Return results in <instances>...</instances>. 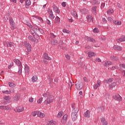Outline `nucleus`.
<instances>
[{"instance_id": "7ed1b4c3", "label": "nucleus", "mask_w": 125, "mask_h": 125, "mask_svg": "<svg viewBox=\"0 0 125 125\" xmlns=\"http://www.w3.org/2000/svg\"><path fill=\"white\" fill-rule=\"evenodd\" d=\"M79 112V108H75L72 110L71 114V118L73 121H76L78 117V112Z\"/></svg>"}, {"instance_id": "58836bf2", "label": "nucleus", "mask_w": 125, "mask_h": 125, "mask_svg": "<svg viewBox=\"0 0 125 125\" xmlns=\"http://www.w3.org/2000/svg\"><path fill=\"white\" fill-rule=\"evenodd\" d=\"M18 100H19V97H18V96H16L15 97H14L13 98L14 102H17Z\"/></svg>"}, {"instance_id": "0eeeda50", "label": "nucleus", "mask_w": 125, "mask_h": 125, "mask_svg": "<svg viewBox=\"0 0 125 125\" xmlns=\"http://www.w3.org/2000/svg\"><path fill=\"white\" fill-rule=\"evenodd\" d=\"M3 44L4 45V46H7V47H11V46H14V43L9 42L8 41L3 42Z\"/></svg>"}, {"instance_id": "e433bc0d", "label": "nucleus", "mask_w": 125, "mask_h": 125, "mask_svg": "<svg viewBox=\"0 0 125 125\" xmlns=\"http://www.w3.org/2000/svg\"><path fill=\"white\" fill-rule=\"evenodd\" d=\"M47 125H55V121L51 120L48 122Z\"/></svg>"}, {"instance_id": "5fc2aeb1", "label": "nucleus", "mask_w": 125, "mask_h": 125, "mask_svg": "<svg viewBox=\"0 0 125 125\" xmlns=\"http://www.w3.org/2000/svg\"><path fill=\"white\" fill-rule=\"evenodd\" d=\"M14 65V63H13V62H11L10 63V64L8 66V69H10V68H11V67H13V66Z\"/></svg>"}, {"instance_id": "393cba45", "label": "nucleus", "mask_w": 125, "mask_h": 125, "mask_svg": "<svg viewBox=\"0 0 125 125\" xmlns=\"http://www.w3.org/2000/svg\"><path fill=\"white\" fill-rule=\"evenodd\" d=\"M88 57H89L90 58H91V57H93V56H95V55H96L95 53L93 52H89L88 53Z\"/></svg>"}, {"instance_id": "f8f14e48", "label": "nucleus", "mask_w": 125, "mask_h": 125, "mask_svg": "<svg viewBox=\"0 0 125 125\" xmlns=\"http://www.w3.org/2000/svg\"><path fill=\"white\" fill-rule=\"evenodd\" d=\"M101 85V81L100 80H98L97 81V83L93 85V88L94 89H97L98 87H99Z\"/></svg>"}, {"instance_id": "20e7f679", "label": "nucleus", "mask_w": 125, "mask_h": 125, "mask_svg": "<svg viewBox=\"0 0 125 125\" xmlns=\"http://www.w3.org/2000/svg\"><path fill=\"white\" fill-rule=\"evenodd\" d=\"M47 12L49 14L48 17L51 19V20H53L55 17H54V15H53V12H52V10L50 9V8H48Z\"/></svg>"}, {"instance_id": "a878e982", "label": "nucleus", "mask_w": 125, "mask_h": 125, "mask_svg": "<svg viewBox=\"0 0 125 125\" xmlns=\"http://www.w3.org/2000/svg\"><path fill=\"white\" fill-rule=\"evenodd\" d=\"M112 64H113V62L110 61H108L104 62V65L105 66V67H107V66H110V65H112Z\"/></svg>"}, {"instance_id": "69168bd1", "label": "nucleus", "mask_w": 125, "mask_h": 125, "mask_svg": "<svg viewBox=\"0 0 125 125\" xmlns=\"http://www.w3.org/2000/svg\"><path fill=\"white\" fill-rule=\"evenodd\" d=\"M96 62H101V60L99 58H97L95 60Z\"/></svg>"}, {"instance_id": "9d476101", "label": "nucleus", "mask_w": 125, "mask_h": 125, "mask_svg": "<svg viewBox=\"0 0 125 125\" xmlns=\"http://www.w3.org/2000/svg\"><path fill=\"white\" fill-rule=\"evenodd\" d=\"M24 44L25 47H26L28 51H31L32 50V47L29 43L27 42H24Z\"/></svg>"}, {"instance_id": "6ab92c4d", "label": "nucleus", "mask_w": 125, "mask_h": 125, "mask_svg": "<svg viewBox=\"0 0 125 125\" xmlns=\"http://www.w3.org/2000/svg\"><path fill=\"white\" fill-rule=\"evenodd\" d=\"M9 21L10 24L11 25V26L13 27L12 29H14V26H15V23L14 22V21H13V19L12 18H9Z\"/></svg>"}, {"instance_id": "f257e3e1", "label": "nucleus", "mask_w": 125, "mask_h": 125, "mask_svg": "<svg viewBox=\"0 0 125 125\" xmlns=\"http://www.w3.org/2000/svg\"><path fill=\"white\" fill-rule=\"evenodd\" d=\"M30 32L34 37L33 38L32 36L29 35L28 36L29 41L33 43H38V42H39V40L41 39L39 34H43V31L42 29L34 28L31 29Z\"/></svg>"}, {"instance_id": "49530a36", "label": "nucleus", "mask_w": 125, "mask_h": 125, "mask_svg": "<svg viewBox=\"0 0 125 125\" xmlns=\"http://www.w3.org/2000/svg\"><path fill=\"white\" fill-rule=\"evenodd\" d=\"M63 33H66V34H70V31L67 30L66 29H63L62 30Z\"/></svg>"}, {"instance_id": "603ef678", "label": "nucleus", "mask_w": 125, "mask_h": 125, "mask_svg": "<svg viewBox=\"0 0 125 125\" xmlns=\"http://www.w3.org/2000/svg\"><path fill=\"white\" fill-rule=\"evenodd\" d=\"M107 20L109 21V22H112L113 20L111 17H108L107 18Z\"/></svg>"}, {"instance_id": "ea45409f", "label": "nucleus", "mask_w": 125, "mask_h": 125, "mask_svg": "<svg viewBox=\"0 0 125 125\" xmlns=\"http://www.w3.org/2000/svg\"><path fill=\"white\" fill-rule=\"evenodd\" d=\"M93 2L94 4H96V5H98V4L100 3L99 0H93Z\"/></svg>"}, {"instance_id": "ddd939ff", "label": "nucleus", "mask_w": 125, "mask_h": 125, "mask_svg": "<svg viewBox=\"0 0 125 125\" xmlns=\"http://www.w3.org/2000/svg\"><path fill=\"white\" fill-rule=\"evenodd\" d=\"M53 10L54 12H55V13H57L58 14H59V13H60V10H59L58 7L54 5H53Z\"/></svg>"}, {"instance_id": "4c0bfd02", "label": "nucleus", "mask_w": 125, "mask_h": 125, "mask_svg": "<svg viewBox=\"0 0 125 125\" xmlns=\"http://www.w3.org/2000/svg\"><path fill=\"white\" fill-rule=\"evenodd\" d=\"M107 14L111 15V14H112V13H114V10H113V9H109V10L107 11Z\"/></svg>"}, {"instance_id": "72a5a7b5", "label": "nucleus", "mask_w": 125, "mask_h": 125, "mask_svg": "<svg viewBox=\"0 0 125 125\" xmlns=\"http://www.w3.org/2000/svg\"><path fill=\"white\" fill-rule=\"evenodd\" d=\"M10 87H15L16 84L12 82H9L8 83Z\"/></svg>"}, {"instance_id": "423d86ee", "label": "nucleus", "mask_w": 125, "mask_h": 125, "mask_svg": "<svg viewBox=\"0 0 125 125\" xmlns=\"http://www.w3.org/2000/svg\"><path fill=\"white\" fill-rule=\"evenodd\" d=\"M75 86L76 89L78 90H81L83 86V82H78L76 83Z\"/></svg>"}, {"instance_id": "37998d69", "label": "nucleus", "mask_w": 125, "mask_h": 125, "mask_svg": "<svg viewBox=\"0 0 125 125\" xmlns=\"http://www.w3.org/2000/svg\"><path fill=\"white\" fill-rule=\"evenodd\" d=\"M2 92L3 93H5V94H10V93H11V92L8 90H4L2 91Z\"/></svg>"}, {"instance_id": "09e8293b", "label": "nucleus", "mask_w": 125, "mask_h": 125, "mask_svg": "<svg viewBox=\"0 0 125 125\" xmlns=\"http://www.w3.org/2000/svg\"><path fill=\"white\" fill-rule=\"evenodd\" d=\"M47 79L48 80L49 83H51V82H52V77L50 76H48Z\"/></svg>"}, {"instance_id": "774afa93", "label": "nucleus", "mask_w": 125, "mask_h": 125, "mask_svg": "<svg viewBox=\"0 0 125 125\" xmlns=\"http://www.w3.org/2000/svg\"><path fill=\"white\" fill-rule=\"evenodd\" d=\"M121 39H122V42H125V36H122Z\"/></svg>"}, {"instance_id": "338daca9", "label": "nucleus", "mask_w": 125, "mask_h": 125, "mask_svg": "<svg viewBox=\"0 0 125 125\" xmlns=\"http://www.w3.org/2000/svg\"><path fill=\"white\" fill-rule=\"evenodd\" d=\"M103 21L104 22V23H107V21L106 20V19H105V18H103Z\"/></svg>"}, {"instance_id": "de8ad7c7", "label": "nucleus", "mask_w": 125, "mask_h": 125, "mask_svg": "<svg viewBox=\"0 0 125 125\" xmlns=\"http://www.w3.org/2000/svg\"><path fill=\"white\" fill-rule=\"evenodd\" d=\"M116 42H123V39H122V37H120L119 38H118L116 40Z\"/></svg>"}, {"instance_id": "3c124183", "label": "nucleus", "mask_w": 125, "mask_h": 125, "mask_svg": "<svg viewBox=\"0 0 125 125\" xmlns=\"http://www.w3.org/2000/svg\"><path fill=\"white\" fill-rule=\"evenodd\" d=\"M29 102L30 103H33L34 102V99L32 97L30 98L28 100Z\"/></svg>"}, {"instance_id": "6e6d98bb", "label": "nucleus", "mask_w": 125, "mask_h": 125, "mask_svg": "<svg viewBox=\"0 0 125 125\" xmlns=\"http://www.w3.org/2000/svg\"><path fill=\"white\" fill-rule=\"evenodd\" d=\"M26 25L29 27V28H33V25L31 24V23H29V22H27L26 23Z\"/></svg>"}, {"instance_id": "2eb2a0df", "label": "nucleus", "mask_w": 125, "mask_h": 125, "mask_svg": "<svg viewBox=\"0 0 125 125\" xmlns=\"http://www.w3.org/2000/svg\"><path fill=\"white\" fill-rule=\"evenodd\" d=\"M86 19L87 20V22H93V18L92 17V15H88L86 17Z\"/></svg>"}, {"instance_id": "c85d7f7f", "label": "nucleus", "mask_w": 125, "mask_h": 125, "mask_svg": "<svg viewBox=\"0 0 125 125\" xmlns=\"http://www.w3.org/2000/svg\"><path fill=\"white\" fill-rule=\"evenodd\" d=\"M97 9V6H94L92 8V12L93 13V14H96L97 13V12L96 11V9Z\"/></svg>"}, {"instance_id": "8fccbe9b", "label": "nucleus", "mask_w": 125, "mask_h": 125, "mask_svg": "<svg viewBox=\"0 0 125 125\" xmlns=\"http://www.w3.org/2000/svg\"><path fill=\"white\" fill-rule=\"evenodd\" d=\"M50 37L52 39H55V38H56V36H55L53 33H51Z\"/></svg>"}, {"instance_id": "1a4fd4ad", "label": "nucleus", "mask_w": 125, "mask_h": 125, "mask_svg": "<svg viewBox=\"0 0 125 125\" xmlns=\"http://www.w3.org/2000/svg\"><path fill=\"white\" fill-rule=\"evenodd\" d=\"M24 110H25V108L23 107V106H19L14 109L15 112H17L18 113L23 112L24 111Z\"/></svg>"}, {"instance_id": "a18cd8bd", "label": "nucleus", "mask_w": 125, "mask_h": 125, "mask_svg": "<svg viewBox=\"0 0 125 125\" xmlns=\"http://www.w3.org/2000/svg\"><path fill=\"white\" fill-rule=\"evenodd\" d=\"M93 33H99V29L96 27L93 30Z\"/></svg>"}, {"instance_id": "4d7b16f0", "label": "nucleus", "mask_w": 125, "mask_h": 125, "mask_svg": "<svg viewBox=\"0 0 125 125\" xmlns=\"http://www.w3.org/2000/svg\"><path fill=\"white\" fill-rule=\"evenodd\" d=\"M65 57L66 59H68V60H70V59H71V56H70L69 55H66Z\"/></svg>"}, {"instance_id": "cd10ccee", "label": "nucleus", "mask_w": 125, "mask_h": 125, "mask_svg": "<svg viewBox=\"0 0 125 125\" xmlns=\"http://www.w3.org/2000/svg\"><path fill=\"white\" fill-rule=\"evenodd\" d=\"M32 80V83H36V82H37V81H38V76H34L32 77V78H31Z\"/></svg>"}, {"instance_id": "aec40b11", "label": "nucleus", "mask_w": 125, "mask_h": 125, "mask_svg": "<svg viewBox=\"0 0 125 125\" xmlns=\"http://www.w3.org/2000/svg\"><path fill=\"white\" fill-rule=\"evenodd\" d=\"M113 48L115 50H118L119 51H122V49H123L122 47H121V46H119V45H115V46H114Z\"/></svg>"}, {"instance_id": "e2e57ef3", "label": "nucleus", "mask_w": 125, "mask_h": 125, "mask_svg": "<svg viewBox=\"0 0 125 125\" xmlns=\"http://www.w3.org/2000/svg\"><path fill=\"white\" fill-rule=\"evenodd\" d=\"M62 6H63V7H66V2H63L62 3Z\"/></svg>"}, {"instance_id": "a19ab883", "label": "nucleus", "mask_w": 125, "mask_h": 125, "mask_svg": "<svg viewBox=\"0 0 125 125\" xmlns=\"http://www.w3.org/2000/svg\"><path fill=\"white\" fill-rule=\"evenodd\" d=\"M81 11L84 14H87V13H88V10L86 9H83Z\"/></svg>"}, {"instance_id": "f03ea898", "label": "nucleus", "mask_w": 125, "mask_h": 125, "mask_svg": "<svg viewBox=\"0 0 125 125\" xmlns=\"http://www.w3.org/2000/svg\"><path fill=\"white\" fill-rule=\"evenodd\" d=\"M43 96L45 97L46 100L45 101L44 103L46 104H50L53 101V96L51 93H46L43 94Z\"/></svg>"}, {"instance_id": "4be33fe9", "label": "nucleus", "mask_w": 125, "mask_h": 125, "mask_svg": "<svg viewBox=\"0 0 125 125\" xmlns=\"http://www.w3.org/2000/svg\"><path fill=\"white\" fill-rule=\"evenodd\" d=\"M14 62H15V63H16V64H17V65H18V66H20V65H22L21 64V62L17 59H14Z\"/></svg>"}, {"instance_id": "412c9836", "label": "nucleus", "mask_w": 125, "mask_h": 125, "mask_svg": "<svg viewBox=\"0 0 125 125\" xmlns=\"http://www.w3.org/2000/svg\"><path fill=\"white\" fill-rule=\"evenodd\" d=\"M101 123L103 125H108V122L105 120V118L102 117L101 119Z\"/></svg>"}, {"instance_id": "f704fd0d", "label": "nucleus", "mask_w": 125, "mask_h": 125, "mask_svg": "<svg viewBox=\"0 0 125 125\" xmlns=\"http://www.w3.org/2000/svg\"><path fill=\"white\" fill-rule=\"evenodd\" d=\"M117 85V83H116L113 82L110 85H109V88H113V87H115Z\"/></svg>"}, {"instance_id": "4468645a", "label": "nucleus", "mask_w": 125, "mask_h": 125, "mask_svg": "<svg viewBox=\"0 0 125 125\" xmlns=\"http://www.w3.org/2000/svg\"><path fill=\"white\" fill-rule=\"evenodd\" d=\"M24 71L26 75H29V72H30V67L27 64L24 65Z\"/></svg>"}, {"instance_id": "680f3d73", "label": "nucleus", "mask_w": 125, "mask_h": 125, "mask_svg": "<svg viewBox=\"0 0 125 125\" xmlns=\"http://www.w3.org/2000/svg\"><path fill=\"white\" fill-rule=\"evenodd\" d=\"M83 80L84 82H85V83H87L88 82V80H87V78H86V77H83Z\"/></svg>"}, {"instance_id": "13d9d810", "label": "nucleus", "mask_w": 125, "mask_h": 125, "mask_svg": "<svg viewBox=\"0 0 125 125\" xmlns=\"http://www.w3.org/2000/svg\"><path fill=\"white\" fill-rule=\"evenodd\" d=\"M105 6V3H103L101 4V9H103V8H104V7Z\"/></svg>"}, {"instance_id": "79ce46f5", "label": "nucleus", "mask_w": 125, "mask_h": 125, "mask_svg": "<svg viewBox=\"0 0 125 125\" xmlns=\"http://www.w3.org/2000/svg\"><path fill=\"white\" fill-rule=\"evenodd\" d=\"M63 115H64V113L62 112H60L58 114L57 118H61Z\"/></svg>"}, {"instance_id": "9b49d317", "label": "nucleus", "mask_w": 125, "mask_h": 125, "mask_svg": "<svg viewBox=\"0 0 125 125\" xmlns=\"http://www.w3.org/2000/svg\"><path fill=\"white\" fill-rule=\"evenodd\" d=\"M113 99L115 100H117V101H122L123 99H122V97L119 94H115L113 96Z\"/></svg>"}, {"instance_id": "c9c22d12", "label": "nucleus", "mask_w": 125, "mask_h": 125, "mask_svg": "<svg viewBox=\"0 0 125 125\" xmlns=\"http://www.w3.org/2000/svg\"><path fill=\"white\" fill-rule=\"evenodd\" d=\"M39 111H35L32 112L31 115L32 117H36V116H38Z\"/></svg>"}, {"instance_id": "bf43d9fd", "label": "nucleus", "mask_w": 125, "mask_h": 125, "mask_svg": "<svg viewBox=\"0 0 125 125\" xmlns=\"http://www.w3.org/2000/svg\"><path fill=\"white\" fill-rule=\"evenodd\" d=\"M67 118H68V115L65 114L63 117V120H64V121H66V120H67Z\"/></svg>"}, {"instance_id": "b1692460", "label": "nucleus", "mask_w": 125, "mask_h": 125, "mask_svg": "<svg viewBox=\"0 0 125 125\" xmlns=\"http://www.w3.org/2000/svg\"><path fill=\"white\" fill-rule=\"evenodd\" d=\"M85 40H87V41H88V42H95V40H94L92 38H89V37H86Z\"/></svg>"}, {"instance_id": "864d4df0", "label": "nucleus", "mask_w": 125, "mask_h": 125, "mask_svg": "<svg viewBox=\"0 0 125 125\" xmlns=\"http://www.w3.org/2000/svg\"><path fill=\"white\" fill-rule=\"evenodd\" d=\"M42 98H41L40 99H39V100L37 101V103H42Z\"/></svg>"}, {"instance_id": "7c9ffc66", "label": "nucleus", "mask_w": 125, "mask_h": 125, "mask_svg": "<svg viewBox=\"0 0 125 125\" xmlns=\"http://www.w3.org/2000/svg\"><path fill=\"white\" fill-rule=\"evenodd\" d=\"M22 68H23L22 65H19V71L18 73L19 75H21V74H22Z\"/></svg>"}, {"instance_id": "0e129e2a", "label": "nucleus", "mask_w": 125, "mask_h": 125, "mask_svg": "<svg viewBox=\"0 0 125 125\" xmlns=\"http://www.w3.org/2000/svg\"><path fill=\"white\" fill-rule=\"evenodd\" d=\"M109 94L107 93H105V94H104V97H105V98H109Z\"/></svg>"}, {"instance_id": "c03bdc74", "label": "nucleus", "mask_w": 125, "mask_h": 125, "mask_svg": "<svg viewBox=\"0 0 125 125\" xmlns=\"http://www.w3.org/2000/svg\"><path fill=\"white\" fill-rule=\"evenodd\" d=\"M3 99L4 100H6V101H9V100H10V96H4L3 97Z\"/></svg>"}, {"instance_id": "dca6fc26", "label": "nucleus", "mask_w": 125, "mask_h": 125, "mask_svg": "<svg viewBox=\"0 0 125 125\" xmlns=\"http://www.w3.org/2000/svg\"><path fill=\"white\" fill-rule=\"evenodd\" d=\"M37 117H39V118H41L42 119V118H44V117H45V114H44V113L40 111H38Z\"/></svg>"}, {"instance_id": "c756f323", "label": "nucleus", "mask_w": 125, "mask_h": 125, "mask_svg": "<svg viewBox=\"0 0 125 125\" xmlns=\"http://www.w3.org/2000/svg\"><path fill=\"white\" fill-rule=\"evenodd\" d=\"M29 5H31V1L30 0H27L25 1V7L26 8H28Z\"/></svg>"}, {"instance_id": "f3484780", "label": "nucleus", "mask_w": 125, "mask_h": 125, "mask_svg": "<svg viewBox=\"0 0 125 125\" xmlns=\"http://www.w3.org/2000/svg\"><path fill=\"white\" fill-rule=\"evenodd\" d=\"M71 15L75 19H78V14L76 11L73 10L71 12Z\"/></svg>"}, {"instance_id": "473e14b6", "label": "nucleus", "mask_w": 125, "mask_h": 125, "mask_svg": "<svg viewBox=\"0 0 125 125\" xmlns=\"http://www.w3.org/2000/svg\"><path fill=\"white\" fill-rule=\"evenodd\" d=\"M51 43L52 45H56V44L58 43V42H57V40H53L51 41Z\"/></svg>"}, {"instance_id": "2f4dec72", "label": "nucleus", "mask_w": 125, "mask_h": 125, "mask_svg": "<svg viewBox=\"0 0 125 125\" xmlns=\"http://www.w3.org/2000/svg\"><path fill=\"white\" fill-rule=\"evenodd\" d=\"M113 23L115 25H122V21H113Z\"/></svg>"}, {"instance_id": "052dcab7", "label": "nucleus", "mask_w": 125, "mask_h": 125, "mask_svg": "<svg viewBox=\"0 0 125 125\" xmlns=\"http://www.w3.org/2000/svg\"><path fill=\"white\" fill-rule=\"evenodd\" d=\"M113 81V79L112 78H110L109 79L108 81L107 80H105L104 81V83H108V82H112Z\"/></svg>"}, {"instance_id": "6e6552de", "label": "nucleus", "mask_w": 125, "mask_h": 125, "mask_svg": "<svg viewBox=\"0 0 125 125\" xmlns=\"http://www.w3.org/2000/svg\"><path fill=\"white\" fill-rule=\"evenodd\" d=\"M120 66V70L122 72L123 76H125V64H119Z\"/></svg>"}, {"instance_id": "bb28decb", "label": "nucleus", "mask_w": 125, "mask_h": 125, "mask_svg": "<svg viewBox=\"0 0 125 125\" xmlns=\"http://www.w3.org/2000/svg\"><path fill=\"white\" fill-rule=\"evenodd\" d=\"M54 23L56 24H60V19L58 16H57L55 19Z\"/></svg>"}, {"instance_id": "39448f33", "label": "nucleus", "mask_w": 125, "mask_h": 125, "mask_svg": "<svg viewBox=\"0 0 125 125\" xmlns=\"http://www.w3.org/2000/svg\"><path fill=\"white\" fill-rule=\"evenodd\" d=\"M44 60L43 61V63L45 64H47L48 62L46 61V60H51V58L48 56V54L47 53H45L43 55Z\"/></svg>"}, {"instance_id": "a211bd4d", "label": "nucleus", "mask_w": 125, "mask_h": 125, "mask_svg": "<svg viewBox=\"0 0 125 125\" xmlns=\"http://www.w3.org/2000/svg\"><path fill=\"white\" fill-rule=\"evenodd\" d=\"M0 109H1V110H5L6 111H8L10 110V107L7 106L0 105Z\"/></svg>"}, {"instance_id": "5701e85b", "label": "nucleus", "mask_w": 125, "mask_h": 125, "mask_svg": "<svg viewBox=\"0 0 125 125\" xmlns=\"http://www.w3.org/2000/svg\"><path fill=\"white\" fill-rule=\"evenodd\" d=\"M84 116L85 118H89L90 117V112L89 110H87L84 113Z\"/></svg>"}]
</instances>
